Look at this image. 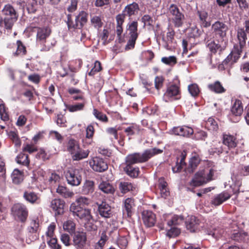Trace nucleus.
<instances>
[{"label":"nucleus","instance_id":"obj_52","mask_svg":"<svg viewBox=\"0 0 249 249\" xmlns=\"http://www.w3.org/2000/svg\"><path fill=\"white\" fill-rule=\"evenodd\" d=\"M224 231L221 228L214 229L210 231L209 234L212 235L213 238H218L224 234Z\"/></svg>","mask_w":249,"mask_h":249},{"label":"nucleus","instance_id":"obj_41","mask_svg":"<svg viewBox=\"0 0 249 249\" xmlns=\"http://www.w3.org/2000/svg\"><path fill=\"white\" fill-rule=\"evenodd\" d=\"M17 161L18 164L25 166L28 165L29 164L28 156L23 153H20L17 157Z\"/></svg>","mask_w":249,"mask_h":249},{"label":"nucleus","instance_id":"obj_2","mask_svg":"<svg viewBox=\"0 0 249 249\" xmlns=\"http://www.w3.org/2000/svg\"><path fill=\"white\" fill-rule=\"evenodd\" d=\"M1 14L4 16V28L11 30L15 22L18 19V14L15 8L10 4L4 5L1 10Z\"/></svg>","mask_w":249,"mask_h":249},{"label":"nucleus","instance_id":"obj_29","mask_svg":"<svg viewBox=\"0 0 249 249\" xmlns=\"http://www.w3.org/2000/svg\"><path fill=\"white\" fill-rule=\"evenodd\" d=\"M231 111L235 116H240L242 114L243 108L240 100H236L231 107Z\"/></svg>","mask_w":249,"mask_h":249},{"label":"nucleus","instance_id":"obj_63","mask_svg":"<svg viewBox=\"0 0 249 249\" xmlns=\"http://www.w3.org/2000/svg\"><path fill=\"white\" fill-rule=\"evenodd\" d=\"M125 17L122 14H118L116 17V20L117 22V25L119 27H122L124 22Z\"/></svg>","mask_w":249,"mask_h":249},{"label":"nucleus","instance_id":"obj_45","mask_svg":"<svg viewBox=\"0 0 249 249\" xmlns=\"http://www.w3.org/2000/svg\"><path fill=\"white\" fill-rule=\"evenodd\" d=\"M167 30L168 32H167L166 37L167 44L165 47L167 49H169L168 44L172 43L173 42V40L174 38L175 32L172 28L168 27Z\"/></svg>","mask_w":249,"mask_h":249},{"label":"nucleus","instance_id":"obj_44","mask_svg":"<svg viewBox=\"0 0 249 249\" xmlns=\"http://www.w3.org/2000/svg\"><path fill=\"white\" fill-rule=\"evenodd\" d=\"M133 186L132 184L128 182H121L119 184V189L122 193L132 190Z\"/></svg>","mask_w":249,"mask_h":249},{"label":"nucleus","instance_id":"obj_53","mask_svg":"<svg viewBox=\"0 0 249 249\" xmlns=\"http://www.w3.org/2000/svg\"><path fill=\"white\" fill-rule=\"evenodd\" d=\"M188 90L191 95L194 97L197 96L199 92L198 87L196 84L189 85Z\"/></svg>","mask_w":249,"mask_h":249},{"label":"nucleus","instance_id":"obj_3","mask_svg":"<svg viewBox=\"0 0 249 249\" xmlns=\"http://www.w3.org/2000/svg\"><path fill=\"white\" fill-rule=\"evenodd\" d=\"M138 23L137 21H133L129 23L126 26V32L129 36V39L125 47L126 50L132 49L134 48L136 41L138 37Z\"/></svg>","mask_w":249,"mask_h":249},{"label":"nucleus","instance_id":"obj_17","mask_svg":"<svg viewBox=\"0 0 249 249\" xmlns=\"http://www.w3.org/2000/svg\"><path fill=\"white\" fill-rule=\"evenodd\" d=\"M65 204L63 200L55 198L51 201L50 207L55 212V214H61L64 212Z\"/></svg>","mask_w":249,"mask_h":249},{"label":"nucleus","instance_id":"obj_62","mask_svg":"<svg viewBox=\"0 0 249 249\" xmlns=\"http://www.w3.org/2000/svg\"><path fill=\"white\" fill-rule=\"evenodd\" d=\"M111 0H96L94 5L96 7H101L108 5Z\"/></svg>","mask_w":249,"mask_h":249},{"label":"nucleus","instance_id":"obj_43","mask_svg":"<svg viewBox=\"0 0 249 249\" xmlns=\"http://www.w3.org/2000/svg\"><path fill=\"white\" fill-rule=\"evenodd\" d=\"M183 221V217L181 215H175L172 218L168 221L167 224L171 227L180 224Z\"/></svg>","mask_w":249,"mask_h":249},{"label":"nucleus","instance_id":"obj_42","mask_svg":"<svg viewBox=\"0 0 249 249\" xmlns=\"http://www.w3.org/2000/svg\"><path fill=\"white\" fill-rule=\"evenodd\" d=\"M247 235V233L243 231H234L231 234V238L234 240L239 241L243 240Z\"/></svg>","mask_w":249,"mask_h":249},{"label":"nucleus","instance_id":"obj_28","mask_svg":"<svg viewBox=\"0 0 249 249\" xmlns=\"http://www.w3.org/2000/svg\"><path fill=\"white\" fill-rule=\"evenodd\" d=\"M23 197L27 201L31 204L37 202L39 199L36 193L31 191H25L23 194Z\"/></svg>","mask_w":249,"mask_h":249},{"label":"nucleus","instance_id":"obj_64","mask_svg":"<svg viewBox=\"0 0 249 249\" xmlns=\"http://www.w3.org/2000/svg\"><path fill=\"white\" fill-rule=\"evenodd\" d=\"M60 240L66 246L70 245V236L68 234H62L61 235Z\"/></svg>","mask_w":249,"mask_h":249},{"label":"nucleus","instance_id":"obj_31","mask_svg":"<svg viewBox=\"0 0 249 249\" xmlns=\"http://www.w3.org/2000/svg\"><path fill=\"white\" fill-rule=\"evenodd\" d=\"M79 146V143L77 141L74 139H70L67 143V149L72 155L76 150H78Z\"/></svg>","mask_w":249,"mask_h":249},{"label":"nucleus","instance_id":"obj_21","mask_svg":"<svg viewBox=\"0 0 249 249\" xmlns=\"http://www.w3.org/2000/svg\"><path fill=\"white\" fill-rule=\"evenodd\" d=\"M186 227L191 232H195L199 224V220L195 216H191L186 222Z\"/></svg>","mask_w":249,"mask_h":249},{"label":"nucleus","instance_id":"obj_55","mask_svg":"<svg viewBox=\"0 0 249 249\" xmlns=\"http://www.w3.org/2000/svg\"><path fill=\"white\" fill-rule=\"evenodd\" d=\"M180 233V230L176 227H171L167 232V235L169 237H174L178 235Z\"/></svg>","mask_w":249,"mask_h":249},{"label":"nucleus","instance_id":"obj_11","mask_svg":"<svg viewBox=\"0 0 249 249\" xmlns=\"http://www.w3.org/2000/svg\"><path fill=\"white\" fill-rule=\"evenodd\" d=\"M180 91L179 87L173 84L169 86L164 94L163 99L165 102H168L170 99H178L180 98Z\"/></svg>","mask_w":249,"mask_h":249},{"label":"nucleus","instance_id":"obj_27","mask_svg":"<svg viewBox=\"0 0 249 249\" xmlns=\"http://www.w3.org/2000/svg\"><path fill=\"white\" fill-rule=\"evenodd\" d=\"M94 190V182L86 180L82 186L81 193L84 195H89L93 192Z\"/></svg>","mask_w":249,"mask_h":249},{"label":"nucleus","instance_id":"obj_22","mask_svg":"<svg viewBox=\"0 0 249 249\" xmlns=\"http://www.w3.org/2000/svg\"><path fill=\"white\" fill-rule=\"evenodd\" d=\"M98 211L100 214L106 218H108L110 216L111 208L106 202H102L98 206Z\"/></svg>","mask_w":249,"mask_h":249},{"label":"nucleus","instance_id":"obj_39","mask_svg":"<svg viewBox=\"0 0 249 249\" xmlns=\"http://www.w3.org/2000/svg\"><path fill=\"white\" fill-rule=\"evenodd\" d=\"M108 237L105 232H103L101 235L100 240L94 247V249H103L106 242L107 240Z\"/></svg>","mask_w":249,"mask_h":249},{"label":"nucleus","instance_id":"obj_18","mask_svg":"<svg viewBox=\"0 0 249 249\" xmlns=\"http://www.w3.org/2000/svg\"><path fill=\"white\" fill-rule=\"evenodd\" d=\"M51 33V29L48 27L37 28L36 40L37 42L44 43L46 38Z\"/></svg>","mask_w":249,"mask_h":249},{"label":"nucleus","instance_id":"obj_57","mask_svg":"<svg viewBox=\"0 0 249 249\" xmlns=\"http://www.w3.org/2000/svg\"><path fill=\"white\" fill-rule=\"evenodd\" d=\"M48 244L53 249H60L61 246L57 244L56 238H52L47 241Z\"/></svg>","mask_w":249,"mask_h":249},{"label":"nucleus","instance_id":"obj_23","mask_svg":"<svg viewBox=\"0 0 249 249\" xmlns=\"http://www.w3.org/2000/svg\"><path fill=\"white\" fill-rule=\"evenodd\" d=\"M231 196L227 192H223L215 196L212 201V203L215 206L221 204L224 201L229 199Z\"/></svg>","mask_w":249,"mask_h":249},{"label":"nucleus","instance_id":"obj_9","mask_svg":"<svg viewBox=\"0 0 249 249\" xmlns=\"http://www.w3.org/2000/svg\"><path fill=\"white\" fill-rule=\"evenodd\" d=\"M68 183L71 186L79 185L82 180V177L78 169L69 170L66 174Z\"/></svg>","mask_w":249,"mask_h":249},{"label":"nucleus","instance_id":"obj_60","mask_svg":"<svg viewBox=\"0 0 249 249\" xmlns=\"http://www.w3.org/2000/svg\"><path fill=\"white\" fill-rule=\"evenodd\" d=\"M138 131V127L136 125H132L126 127L124 129V132L127 135H132L135 134L136 131Z\"/></svg>","mask_w":249,"mask_h":249},{"label":"nucleus","instance_id":"obj_12","mask_svg":"<svg viewBox=\"0 0 249 249\" xmlns=\"http://www.w3.org/2000/svg\"><path fill=\"white\" fill-rule=\"evenodd\" d=\"M89 165L94 171L98 172H104L108 168L107 163L102 158L97 157L89 161Z\"/></svg>","mask_w":249,"mask_h":249},{"label":"nucleus","instance_id":"obj_25","mask_svg":"<svg viewBox=\"0 0 249 249\" xmlns=\"http://www.w3.org/2000/svg\"><path fill=\"white\" fill-rule=\"evenodd\" d=\"M89 154L88 150L82 149L79 147L71 155V157L73 160H80L88 157Z\"/></svg>","mask_w":249,"mask_h":249},{"label":"nucleus","instance_id":"obj_61","mask_svg":"<svg viewBox=\"0 0 249 249\" xmlns=\"http://www.w3.org/2000/svg\"><path fill=\"white\" fill-rule=\"evenodd\" d=\"M77 0H71V5L68 7L67 10L70 13L75 11L77 9Z\"/></svg>","mask_w":249,"mask_h":249},{"label":"nucleus","instance_id":"obj_34","mask_svg":"<svg viewBox=\"0 0 249 249\" xmlns=\"http://www.w3.org/2000/svg\"><path fill=\"white\" fill-rule=\"evenodd\" d=\"M91 202L90 199L85 196H80L77 198L75 201L71 204H75L76 206L84 208L89 205Z\"/></svg>","mask_w":249,"mask_h":249},{"label":"nucleus","instance_id":"obj_30","mask_svg":"<svg viewBox=\"0 0 249 249\" xmlns=\"http://www.w3.org/2000/svg\"><path fill=\"white\" fill-rule=\"evenodd\" d=\"M199 162L200 159L198 157L194 156L192 157L189 161V164L186 169V172L189 173H193Z\"/></svg>","mask_w":249,"mask_h":249},{"label":"nucleus","instance_id":"obj_50","mask_svg":"<svg viewBox=\"0 0 249 249\" xmlns=\"http://www.w3.org/2000/svg\"><path fill=\"white\" fill-rule=\"evenodd\" d=\"M9 137L13 142L16 146L19 147L21 145V142L18 138L17 134L14 132L11 131L9 133Z\"/></svg>","mask_w":249,"mask_h":249},{"label":"nucleus","instance_id":"obj_1","mask_svg":"<svg viewBox=\"0 0 249 249\" xmlns=\"http://www.w3.org/2000/svg\"><path fill=\"white\" fill-rule=\"evenodd\" d=\"M162 150L157 148L147 149L141 154L135 153L129 154L125 158L126 165H133L134 164L144 162L147 161L153 156L161 153Z\"/></svg>","mask_w":249,"mask_h":249},{"label":"nucleus","instance_id":"obj_13","mask_svg":"<svg viewBox=\"0 0 249 249\" xmlns=\"http://www.w3.org/2000/svg\"><path fill=\"white\" fill-rule=\"evenodd\" d=\"M87 237L84 232L75 233L73 236V244L76 249H85Z\"/></svg>","mask_w":249,"mask_h":249},{"label":"nucleus","instance_id":"obj_37","mask_svg":"<svg viewBox=\"0 0 249 249\" xmlns=\"http://www.w3.org/2000/svg\"><path fill=\"white\" fill-rule=\"evenodd\" d=\"M11 178L13 183L17 184L20 183L23 180L22 173L18 169H15L13 171Z\"/></svg>","mask_w":249,"mask_h":249},{"label":"nucleus","instance_id":"obj_54","mask_svg":"<svg viewBox=\"0 0 249 249\" xmlns=\"http://www.w3.org/2000/svg\"><path fill=\"white\" fill-rule=\"evenodd\" d=\"M75 224L71 220H68L64 224L63 227L65 230L69 232H73L75 231Z\"/></svg>","mask_w":249,"mask_h":249},{"label":"nucleus","instance_id":"obj_32","mask_svg":"<svg viewBox=\"0 0 249 249\" xmlns=\"http://www.w3.org/2000/svg\"><path fill=\"white\" fill-rule=\"evenodd\" d=\"M206 127L208 130L216 132L218 129L217 122L212 117H210L206 122Z\"/></svg>","mask_w":249,"mask_h":249},{"label":"nucleus","instance_id":"obj_56","mask_svg":"<svg viewBox=\"0 0 249 249\" xmlns=\"http://www.w3.org/2000/svg\"><path fill=\"white\" fill-rule=\"evenodd\" d=\"M207 46L212 53H215L220 48V45L216 44L214 41H211L207 43Z\"/></svg>","mask_w":249,"mask_h":249},{"label":"nucleus","instance_id":"obj_8","mask_svg":"<svg viewBox=\"0 0 249 249\" xmlns=\"http://www.w3.org/2000/svg\"><path fill=\"white\" fill-rule=\"evenodd\" d=\"M70 211L74 215H77L80 219H85L87 221L92 219L90 211L89 209L76 206L75 204H71Z\"/></svg>","mask_w":249,"mask_h":249},{"label":"nucleus","instance_id":"obj_15","mask_svg":"<svg viewBox=\"0 0 249 249\" xmlns=\"http://www.w3.org/2000/svg\"><path fill=\"white\" fill-rule=\"evenodd\" d=\"M88 14L81 11L75 17L74 25H73V29H81L87 22Z\"/></svg>","mask_w":249,"mask_h":249},{"label":"nucleus","instance_id":"obj_20","mask_svg":"<svg viewBox=\"0 0 249 249\" xmlns=\"http://www.w3.org/2000/svg\"><path fill=\"white\" fill-rule=\"evenodd\" d=\"M247 32L243 28H239L237 30V36L239 40V45H235L234 47L240 48L242 51V49L245 46L246 40L247 39Z\"/></svg>","mask_w":249,"mask_h":249},{"label":"nucleus","instance_id":"obj_47","mask_svg":"<svg viewBox=\"0 0 249 249\" xmlns=\"http://www.w3.org/2000/svg\"><path fill=\"white\" fill-rule=\"evenodd\" d=\"M17 49L14 53L15 55H23L26 53V50L25 46L22 44V42L18 40L17 42Z\"/></svg>","mask_w":249,"mask_h":249},{"label":"nucleus","instance_id":"obj_49","mask_svg":"<svg viewBox=\"0 0 249 249\" xmlns=\"http://www.w3.org/2000/svg\"><path fill=\"white\" fill-rule=\"evenodd\" d=\"M93 114L94 116L100 121L104 122H107L108 121L107 117L106 114L101 112L99 111L97 109L94 108L93 111Z\"/></svg>","mask_w":249,"mask_h":249},{"label":"nucleus","instance_id":"obj_36","mask_svg":"<svg viewBox=\"0 0 249 249\" xmlns=\"http://www.w3.org/2000/svg\"><path fill=\"white\" fill-rule=\"evenodd\" d=\"M99 188L100 190L106 194H113L114 192V189L112 186L107 182H103L99 185Z\"/></svg>","mask_w":249,"mask_h":249},{"label":"nucleus","instance_id":"obj_58","mask_svg":"<svg viewBox=\"0 0 249 249\" xmlns=\"http://www.w3.org/2000/svg\"><path fill=\"white\" fill-rule=\"evenodd\" d=\"M117 243L121 249H125L127 246L128 241L125 237H121L118 239Z\"/></svg>","mask_w":249,"mask_h":249},{"label":"nucleus","instance_id":"obj_16","mask_svg":"<svg viewBox=\"0 0 249 249\" xmlns=\"http://www.w3.org/2000/svg\"><path fill=\"white\" fill-rule=\"evenodd\" d=\"M144 224L148 227L153 226L156 222V215L150 211H144L142 213Z\"/></svg>","mask_w":249,"mask_h":249},{"label":"nucleus","instance_id":"obj_51","mask_svg":"<svg viewBox=\"0 0 249 249\" xmlns=\"http://www.w3.org/2000/svg\"><path fill=\"white\" fill-rule=\"evenodd\" d=\"M161 62L163 63L172 65L177 63V58L175 56H170L169 57H163L161 58Z\"/></svg>","mask_w":249,"mask_h":249},{"label":"nucleus","instance_id":"obj_38","mask_svg":"<svg viewBox=\"0 0 249 249\" xmlns=\"http://www.w3.org/2000/svg\"><path fill=\"white\" fill-rule=\"evenodd\" d=\"M209 89L216 93H220L225 91V89L219 81L208 85Z\"/></svg>","mask_w":249,"mask_h":249},{"label":"nucleus","instance_id":"obj_46","mask_svg":"<svg viewBox=\"0 0 249 249\" xmlns=\"http://www.w3.org/2000/svg\"><path fill=\"white\" fill-rule=\"evenodd\" d=\"M86 103V101H83V102H81L80 103L71 105L68 107V109L71 112L82 110L84 109Z\"/></svg>","mask_w":249,"mask_h":249},{"label":"nucleus","instance_id":"obj_19","mask_svg":"<svg viewBox=\"0 0 249 249\" xmlns=\"http://www.w3.org/2000/svg\"><path fill=\"white\" fill-rule=\"evenodd\" d=\"M139 10V5L136 2H133L127 5L124 9L122 14L125 17H131L136 15Z\"/></svg>","mask_w":249,"mask_h":249},{"label":"nucleus","instance_id":"obj_7","mask_svg":"<svg viewBox=\"0 0 249 249\" xmlns=\"http://www.w3.org/2000/svg\"><path fill=\"white\" fill-rule=\"evenodd\" d=\"M11 211L13 215L21 222H24L26 221L28 212L25 206L20 203L16 204L12 207Z\"/></svg>","mask_w":249,"mask_h":249},{"label":"nucleus","instance_id":"obj_14","mask_svg":"<svg viewBox=\"0 0 249 249\" xmlns=\"http://www.w3.org/2000/svg\"><path fill=\"white\" fill-rule=\"evenodd\" d=\"M39 228L38 220H32L28 228V236L31 241L36 240L38 237L37 231Z\"/></svg>","mask_w":249,"mask_h":249},{"label":"nucleus","instance_id":"obj_24","mask_svg":"<svg viewBox=\"0 0 249 249\" xmlns=\"http://www.w3.org/2000/svg\"><path fill=\"white\" fill-rule=\"evenodd\" d=\"M134 206V200L131 198H126L124 201V214L126 213L128 217H130L132 213V208Z\"/></svg>","mask_w":249,"mask_h":249},{"label":"nucleus","instance_id":"obj_4","mask_svg":"<svg viewBox=\"0 0 249 249\" xmlns=\"http://www.w3.org/2000/svg\"><path fill=\"white\" fill-rule=\"evenodd\" d=\"M212 28L215 38L222 43L224 42L229 30L227 25L223 22L217 21L212 25Z\"/></svg>","mask_w":249,"mask_h":249},{"label":"nucleus","instance_id":"obj_10","mask_svg":"<svg viewBox=\"0 0 249 249\" xmlns=\"http://www.w3.org/2000/svg\"><path fill=\"white\" fill-rule=\"evenodd\" d=\"M242 52L240 48L234 47L231 53L222 62V65L226 68L231 66L239 59Z\"/></svg>","mask_w":249,"mask_h":249},{"label":"nucleus","instance_id":"obj_5","mask_svg":"<svg viewBox=\"0 0 249 249\" xmlns=\"http://www.w3.org/2000/svg\"><path fill=\"white\" fill-rule=\"evenodd\" d=\"M214 173V170L210 169L206 178L204 176V172L201 171L196 173L190 182V185L194 187H198L207 183L213 179L212 177Z\"/></svg>","mask_w":249,"mask_h":249},{"label":"nucleus","instance_id":"obj_59","mask_svg":"<svg viewBox=\"0 0 249 249\" xmlns=\"http://www.w3.org/2000/svg\"><path fill=\"white\" fill-rule=\"evenodd\" d=\"M164 79L161 76H156L155 79V87L158 90L163 86Z\"/></svg>","mask_w":249,"mask_h":249},{"label":"nucleus","instance_id":"obj_33","mask_svg":"<svg viewBox=\"0 0 249 249\" xmlns=\"http://www.w3.org/2000/svg\"><path fill=\"white\" fill-rule=\"evenodd\" d=\"M56 192L65 198L71 197L74 195L72 192L63 186H58L56 189Z\"/></svg>","mask_w":249,"mask_h":249},{"label":"nucleus","instance_id":"obj_35","mask_svg":"<svg viewBox=\"0 0 249 249\" xmlns=\"http://www.w3.org/2000/svg\"><path fill=\"white\" fill-rule=\"evenodd\" d=\"M124 170L130 177L136 178L139 175V169L138 167H134L133 165H126Z\"/></svg>","mask_w":249,"mask_h":249},{"label":"nucleus","instance_id":"obj_40","mask_svg":"<svg viewBox=\"0 0 249 249\" xmlns=\"http://www.w3.org/2000/svg\"><path fill=\"white\" fill-rule=\"evenodd\" d=\"M197 14L199 16L200 20L201 21L203 26L207 27L210 26V23L206 21V19L208 17V14L206 11H198Z\"/></svg>","mask_w":249,"mask_h":249},{"label":"nucleus","instance_id":"obj_26","mask_svg":"<svg viewBox=\"0 0 249 249\" xmlns=\"http://www.w3.org/2000/svg\"><path fill=\"white\" fill-rule=\"evenodd\" d=\"M223 143L229 148H234L237 145L236 138L231 135L224 134L223 136Z\"/></svg>","mask_w":249,"mask_h":249},{"label":"nucleus","instance_id":"obj_48","mask_svg":"<svg viewBox=\"0 0 249 249\" xmlns=\"http://www.w3.org/2000/svg\"><path fill=\"white\" fill-rule=\"evenodd\" d=\"M91 24L95 28L99 29L101 28L103 24L100 17L94 16L91 18Z\"/></svg>","mask_w":249,"mask_h":249},{"label":"nucleus","instance_id":"obj_6","mask_svg":"<svg viewBox=\"0 0 249 249\" xmlns=\"http://www.w3.org/2000/svg\"><path fill=\"white\" fill-rule=\"evenodd\" d=\"M169 12L172 16V21L175 27H181L185 20V16L178 7L172 4L169 8Z\"/></svg>","mask_w":249,"mask_h":249}]
</instances>
